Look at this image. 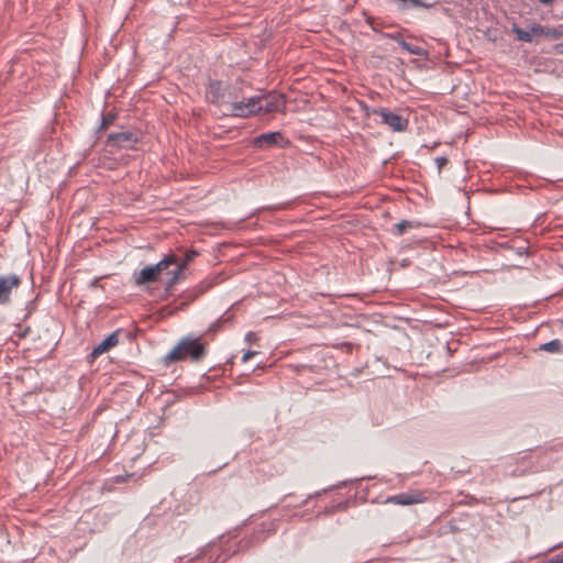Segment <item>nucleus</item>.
<instances>
[{"label": "nucleus", "mask_w": 563, "mask_h": 563, "mask_svg": "<svg viewBox=\"0 0 563 563\" xmlns=\"http://www.w3.org/2000/svg\"><path fill=\"white\" fill-rule=\"evenodd\" d=\"M208 343L202 341L201 336H184L176 346L172 349L164 357L165 364L179 361H190L191 363H200L207 355Z\"/></svg>", "instance_id": "obj_1"}, {"label": "nucleus", "mask_w": 563, "mask_h": 563, "mask_svg": "<svg viewBox=\"0 0 563 563\" xmlns=\"http://www.w3.org/2000/svg\"><path fill=\"white\" fill-rule=\"evenodd\" d=\"M254 100H256V114L282 111L284 110L286 103L284 96L276 93L254 96Z\"/></svg>", "instance_id": "obj_2"}, {"label": "nucleus", "mask_w": 563, "mask_h": 563, "mask_svg": "<svg viewBox=\"0 0 563 563\" xmlns=\"http://www.w3.org/2000/svg\"><path fill=\"white\" fill-rule=\"evenodd\" d=\"M197 255V251L190 250L185 253V258L181 262H179V260L177 258L175 267L167 273L168 278L166 279L165 283L166 292L169 294L173 290L174 286L183 278L184 269Z\"/></svg>", "instance_id": "obj_3"}, {"label": "nucleus", "mask_w": 563, "mask_h": 563, "mask_svg": "<svg viewBox=\"0 0 563 563\" xmlns=\"http://www.w3.org/2000/svg\"><path fill=\"white\" fill-rule=\"evenodd\" d=\"M253 143L260 148H271L273 146L284 148L289 144V141L284 137L282 132H268L257 135Z\"/></svg>", "instance_id": "obj_4"}, {"label": "nucleus", "mask_w": 563, "mask_h": 563, "mask_svg": "<svg viewBox=\"0 0 563 563\" xmlns=\"http://www.w3.org/2000/svg\"><path fill=\"white\" fill-rule=\"evenodd\" d=\"M375 112L380 115L382 122L391 128L394 131L402 132L408 126V120L406 118L395 112H391L386 108H380Z\"/></svg>", "instance_id": "obj_5"}, {"label": "nucleus", "mask_w": 563, "mask_h": 563, "mask_svg": "<svg viewBox=\"0 0 563 563\" xmlns=\"http://www.w3.org/2000/svg\"><path fill=\"white\" fill-rule=\"evenodd\" d=\"M254 96L247 99L234 101L233 106L229 108V114L238 118H247L256 114Z\"/></svg>", "instance_id": "obj_6"}, {"label": "nucleus", "mask_w": 563, "mask_h": 563, "mask_svg": "<svg viewBox=\"0 0 563 563\" xmlns=\"http://www.w3.org/2000/svg\"><path fill=\"white\" fill-rule=\"evenodd\" d=\"M21 285V278L15 274L0 276V305H5L10 301L13 288Z\"/></svg>", "instance_id": "obj_7"}, {"label": "nucleus", "mask_w": 563, "mask_h": 563, "mask_svg": "<svg viewBox=\"0 0 563 563\" xmlns=\"http://www.w3.org/2000/svg\"><path fill=\"white\" fill-rule=\"evenodd\" d=\"M137 140L139 137L135 133L123 131L109 134L107 143L109 146L131 148L137 142Z\"/></svg>", "instance_id": "obj_8"}, {"label": "nucleus", "mask_w": 563, "mask_h": 563, "mask_svg": "<svg viewBox=\"0 0 563 563\" xmlns=\"http://www.w3.org/2000/svg\"><path fill=\"white\" fill-rule=\"evenodd\" d=\"M118 343L119 331H114L92 349L91 353L88 355V361L93 362L100 355L108 352L110 349L114 347Z\"/></svg>", "instance_id": "obj_9"}, {"label": "nucleus", "mask_w": 563, "mask_h": 563, "mask_svg": "<svg viewBox=\"0 0 563 563\" xmlns=\"http://www.w3.org/2000/svg\"><path fill=\"white\" fill-rule=\"evenodd\" d=\"M227 85L220 80H212L209 82L207 96L210 101L218 106H224L227 102Z\"/></svg>", "instance_id": "obj_10"}, {"label": "nucleus", "mask_w": 563, "mask_h": 563, "mask_svg": "<svg viewBox=\"0 0 563 563\" xmlns=\"http://www.w3.org/2000/svg\"><path fill=\"white\" fill-rule=\"evenodd\" d=\"M158 267L148 265L142 268L139 273L133 274V280L136 286H143L152 283L161 282V277L157 274Z\"/></svg>", "instance_id": "obj_11"}, {"label": "nucleus", "mask_w": 563, "mask_h": 563, "mask_svg": "<svg viewBox=\"0 0 563 563\" xmlns=\"http://www.w3.org/2000/svg\"><path fill=\"white\" fill-rule=\"evenodd\" d=\"M424 497L421 493H401L387 498V503L395 505L409 506L424 501Z\"/></svg>", "instance_id": "obj_12"}, {"label": "nucleus", "mask_w": 563, "mask_h": 563, "mask_svg": "<svg viewBox=\"0 0 563 563\" xmlns=\"http://www.w3.org/2000/svg\"><path fill=\"white\" fill-rule=\"evenodd\" d=\"M177 256L175 254H168L162 258L154 267H158L157 274L161 277V283L165 286L166 279L168 278L167 273L175 267Z\"/></svg>", "instance_id": "obj_13"}, {"label": "nucleus", "mask_w": 563, "mask_h": 563, "mask_svg": "<svg viewBox=\"0 0 563 563\" xmlns=\"http://www.w3.org/2000/svg\"><path fill=\"white\" fill-rule=\"evenodd\" d=\"M227 102L230 107L233 106L234 101H239L241 96V88L238 86L227 85Z\"/></svg>", "instance_id": "obj_14"}, {"label": "nucleus", "mask_w": 563, "mask_h": 563, "mask_svg": "<svg viewBox=\"0 0 563 563\" xmlns=\"http://www.w3.org/2000/svg\"><path fill=\"white\" fill-rule=\"evenodd\" d=\"M399 45L401 46V48H404L405 51L412 55L424 56L427 54V52L422 47L412 45L406 41H399Z\"/></svg>", "instance_id": "obj_15"}, {"label": "nucleus", "mask_w": 563, "mask_h": 563, "mask_svg": "<svg viewBox=\"0 0 563 563\" xmlns=\"http://www.w3.org/2000/svg\"><path fill=\"white\" fill-rule=\"evenodd\" d=\"M415 228V223L408 220H402L396 223L391 230L394 235H402L407 230Z\"/></svg>", "instance_id": "obj_16"}, {"label": "nucleus", "mask_w": 563, "mask_h": 563, "mask_svg": "<svg viewBox=\"0 0 563 563\" xmlns=\"http://www.w3.org/2000/svg\"><path fill=\"white\" fill-rule=\"evenodd\" d=\"M562 342L558 339H554L550 342H547L540 346V350L550 352V353H558L562 349Z\"/></svg>", "instance_id": "obj_17"}, {"label": "nucleus", "mask_w": 563, "mask_h": 563, "mask_svg": "<svg viewBox=\"0 0 563 563\" xmlns=\"http://www.w3.org/2000/svg\"><path fill=\"white\" fill-rule=\"evenodd\" d=\"M512 32L516 34L517 38L522 42L531 43L533 37L530 31H525L521 27L514 25Z\"/></svg>", "instance_id": "obj_18"}, {"label": "nucleus", "mask_w": 563, "mask_h": 563, "mask_svg": "<svg viewBox=\"0 0 563 563\" xmlns=\"http://www.w3.org/2000/svg\"><path fill=\"white\" fill-rule=\"evenodd\" d=\"M115 119H117V114L113 112H108V113L102 114L98 131L108 129L114 122Z\"/></svg>", "instance_id": "obj_19"}, {"label": "nucleus", "mask_w": 563, "mask_h": 563, "mask_svg": "<svg viewBox=\"0 0 563 563\" xmlns=\"http://www.w3.org/2000/svg\"><path fill=\"white\" fill-rule=\"evenodd\" d=\"M530 33L533 35H549L550 29L544 27L540 24H533L530 29Z\"/></svg>", "instance_id": "obj_20"}, {"label": "nucleus", "mask_w": 563, "mask_h": 563, "mask_svg": "<svg viewBox=\"0 0 563 563\" xmlns=\"http://www.w3.org/2000/svg\"><path fill=\"white\" fill-rule=\"evenodd\" d=\"M435 164L438 166V169L441 170L448 164V158L444 156L437 157Z\"/></svg>", "instance_id": "obj_21"}, {"label": "nucleus", "mask_w": 563, "mask_h": 563, "mask_svg": "<svg viewBox=\"0 0 563 563\" xmlns=\"http://www.w3.org/2000/svg\"><path fill=\"white\" fill-rule=\"evenodd\" d=\"M210 287H211V283L210 282H202L197 287V290H198L199 294H202V292L207 291Z\"/></svg>", "instance_id": "obj_22"}, {"label": "nucleus", "mask_w": 563, "mask_h": 563, "mask_svg": "<svg viewBox=\"0 0 563 563\" xmlns=\"http://www.w3.org/2000/svg\"><path fill=\"white\" fill-rule=\"evenodd\" d=\"M255 354H257V352L255 351H247L246 353H244V355L242 356V362L245 363L247 362L249 360H251Z\"/></svg>", "instance_id": "obj_23"}, {"label": "nucleus", "mask_w": 563, "mask_h": 563, "mask_svg": "<svg viewBox=\"0 0 563 563\" xmlns=\"http://www.w3.org/2000/svg\"><path fill=\"white\" fill-rule=\"evenodd\" d=\"M413 7H422L429 8V4L422 2L421 0H408Z\"/></svg>", "instance_id": "obj_24"}, {"label": "nucleus", "mask_w": 563, "mask_h": 563, "mask_svg": "<svg viewBox=\"0 0 563 563\" xmlns=\"http://www.w3.org/2000/svg\"><path fill=\"white\" fill-rule=\"evenodd\" d=\"M387 36L399 44V41H405L400 33L387 34Z\"/></svg>", "instance_id": "obj_25"}, {"label": "nucleus", "mask_w": 563, "mask_h": 563, "mask_svg": "<svg viewBox=\"0 0 563 563\" xmlns=\"http://www.w3.org/2000/svg\"><path fill=\"white\" fill-rule=\"evenodd\" d=\"M555 52L559 54H563V43H559L554 47Z\"/></svg>", "instance_id": "obj_26"}, {"label": "nucleus", "mask_w": 563, "mask_h": 563, "mask_svg": "<svg viewBox=\"0 0 563 563\" xmlns=\"http://www.w3.org/2000/svg\"><path fill=\"white\" fill-rule=\"evenodd\" d=\"M548 36H551V37H553V38H556V37L559 36V33H558V31H556V30H554V29H553V30H551V29H550V34H549Z\"/></svg>", "instance_id": "obj_27"}, {"label": "nucleus", "mask_w": 563, "mask_h": 563, "mask_svg": "<svg viewBox=\"0 0 563 563\" xmlns=\"http://www.w3.org/2000/svg\"><path fill=\"white\" fill-rule=\"evenodd\" d=\"M255 338V334L253 332H249L245 336L246 341L251 342Z\"/></svg>", "instance_id": "obj_28"}, {"label": "nucleus", "mask_w": 563, "mask_h": 563, "mask_svg": "<svg viewBox=\"0 0 563 563\" xmlns=\"http://www.w3.org/2000/svg\"><path fill=\"white\" fill-rule=\"evenodd\" d=\"M549 563H563V560L552 559Z\"/></svg>", "instance_id": "obj_29"}]
</instances>
